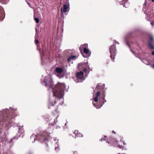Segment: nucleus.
<instances>
[{
  "instance_id": "c756f323",
  "label": "nucleus",
  "mask_w": 154,
  "mask_h": 154,
  "mask_svg": "<svg viewBox=\"0 0 154 154\" xmlns=\"http://www.w3.org/2000/svg\"><path fill=\"white\" fill-rule=\"evenodd\" d=\"M152 55H154V51H153V52H152Z\"/></svg>"
},
{
  "instance_id": "9b49d317",
  "label": "nucleus",
  "mask_w": 154,
  "mask_h": 154,
  "mask_svg": "<svg viewBox=\"0 0 154 154\" xmlns=\"http://www.w3.org/2000/svg\"><path fill=\"white\" fill-rule=\"evenodd\" d=\"M100 93V92H98L96 93L95 96L94 98V101L95 102H97L98 101V97L99 96Z\"/></svg>"
},
{
  "instance_id": "423d86ee",
  "label": "nucleus",
  "mask_w": 154,
  "mask_h": 154,
  "mask_svg": "<svg viewBox=\"0 0 154 154\" xmlns=\"http://www.w3.org/2000/svg\"><path fill=\"white\" fill-rule=\"evenodd\" d=\"M84 73L82 71H80L77 73V77L80 80H84L83 79Z\"/></svg>"
},
{
  "instance_id": "58836bf2",
  "label": "nucleus",
  "mask_w": 154,
  "mask_h": 154,
  "mask_svg": "<svg viewBox=\"0 0 154 154\" xmlns=\"http://www.w3.org/2000/svg\"><path fill=\"white\" fill-rule=\"evenodd\" d=\"M1 131H0V133H1Z\"/></svg>"
},
{
  "instance_id": "bb28decb",
  "label": "nucleus",
  "mask_w": 154,
  "mask_h": 154,
  "mask_svg": "<svg viewBox=\"0 0 154 154\" xmlns=\"http://www.w3.org/2000/svg\"><path fill=\"white\" fill-rule=\"evenodd\" d=\"M49 105L50 106H53L54 105V104H53V103H50Z\"/></svg>"
},
{
  "instance_id": "20e7f679",
  "label": "nucleus",
  "mask_w": 154,
  "mask_h": 154,
  "mask_svg": "<svg viewBox=\"0 0 154 154\" xmlns=\"http://www.w3.org/2000/svg\"><path fill=\"white\" fill-rule=\"evenodd\" d=\"M109 50L110 57L112 60H114L116 53V46L114 45H112L110 47Z\"/></svg>"
},
{
  "instance_id": "f03ea898",
  "label": "nucleus",
  "mask_w": 154,
  "mask_h": 154,
  "mask_svg": "<svg viewBox=\"0 0 154 154\" xmlns=\"http://www.w3.org/2000/svg\"><path fill=\"white\" fill-rule=\"evenodd\" d=\"M79 49L84 57L87 58L90 56L91 53L88 48L87 44L81 45L79 48Z\"/></svg>"
},
{
  "instance_id": "4c0bfd02",
  "label": "nucleus",
  "mask_w": 154,
  "mask_h": 154,
  "mask_svg": "<svg viewBox=\"0 0 154 154\" xmlns=\"http://www.w3.org/2000/svg\"><path fill=\"white\" fill-rule=\"evenodd\" d=\"M5 109L6 110H7L8 109Z\"/></svg>"
},
{
  "instance_id": "6ab92c4d",
  "label": "nucleus",
  "mask_w": 154,
  "mask_h": 154,
  "mask_svg": "<svg viewBox=\"0 0 154 154\" xmlns=\"http://www.w3.org/2000/svg\"><path fill=\"white\" fill-rule=\"evenodd\" d=\"M12 113V116H11L9 117H8V119H10L11 118H13L14 117H15V116L14 115V113L13 112H12V113Z\"/></svg>"
},
{
  "instance_id": "f704fd0d",
  "label": "nucleus",
  "mask_w": 154,
  "mask_h": 154,
  "mask_svg": "<svg viewBox=\"0 0 154 154\" xmlns=\"http://www.w3.org/2000/svg\"><path fill=\"white\" fill-rule=\"evenodd\" d=\"M116 43H117L118 44H119V43L118 42H117Z\"/></svg>"
},
{
  "instance_id": "4468645a",
  "label": "nucleus",
  "mask_w": 154,
  "mask_h": 154,
  "mask_svg": "<svg viewBox=\"0 0 154 154\" xmlns=\"http://www.w3.org/2000/svg\"><path fill=\"white\" fill-rule=\"evenodd\" d=\"M75 57V56L71 55L68 59V61H70L71 60H73Z\"/></svg>"
},
{
  "instance_id": "9d476101",
  "label": "nucleus",
  "mask_w": 154,
  "mask_h": 154,
  "mask_svg": "<svg viewBox=\"0 0 154 154\" xmlns=\"http://www.w3.org/2000/svg\"><path fill=\"white\" fill-rule=\"evenodd\" d=\"M153 42L154 41L153 38H151L149 42V46L152 49H153L154 48V46L152 44Z\"/></svg>"
},
{
  "instance_id": "2eb2a0df",
  "label": "nucleus",
  "mask_w": 154,
  "mask_h": 154,
  "mask_svg": "<svg viewBox=\"0 0 154 154\" xmlns=\"http://www.w3.org/2000/svg\"><path fill=\"white\" fill-rule=\"evenodd\" d=\"M128 1V0H123L122 5H123L124 7H125L126 8H127V7L125 6V3H126Z\"/></svg>"
},
{
  "instance_id": "f8f14e48",
  "label": "nucleus",
  "mask_w": 154,
  "mask_h": 154,
  "mask_svg": "<svg viewBox=\"0 0 154 154\" xmlns=\"http://www.w3.org/2000/svg\"><path fill=\"white\" fill-rule=\"evenodd\" d=\"M63 69L61 68L57 67L55 69L56 72L59 73H61L63 72Z\"/></svg>"
},
{
  "instance_id": "2f4dec72",
  "label": "nucleus",
  "mask_w": 154,
  "mask_h": 154,
  "mask_svg": "<svg viewBox=\"0 0 154 154\" xmlns=\"http://www.w3.org/2000/svg\"><path fill=\"white\" fill-rule=\"evenodd\" d=\"M98 87V85H97V87H96V88H97Z\"/></svg>"
},
{
  "instance_id": "aec40b11",
  "label": "nucleus",
  "mask_w": 154,
  "mask_h": 154,
  "mask_svg": "<svg viewBox=\"0 0 154 154\" xmlns=\"http://www.w3.org/2000/svg\"><path fill=\"white\" fill-rule=\"evenodd\" d=\"M9 111L10 112H11V111H12L13 110L14 111H15V110H16V109H12V108H9Z\"/></svg>"
},
{
  "instance_id": "f257e3e1",
  "label": "nucleus",
  "mask_w": 154,
  "mask_h": 154,
  "mask_svg": "<svg viewBox=\"0 0 154 154\" xmlns=\"http://www.w3.org/2000/svg\"><path fill=\"white\" fill-rule=\"evenodd\" d=\"M43 82L45 83L46 86H49V88L51 87L53 90V96L55 97L56 98L62 99L63 101V96L64 91H67L68 88H66V85L64 83H58L54 87L53 86V82L52 79L49 77V80H48L46 79H45Z\"/></svg>"
},
{
  "instance_id": "473e14b6",
  "label": "nucleus",
  "mask_w": 154,
  "mask_h": 154,
  "mask_svg": "<svg viewBox=\"0 0 154 154\" xmlns=\"http://www.w3.org/2000/svg\"><path fill=\"white\" fill-rule=\"evenodd\" d=\"M152 1L154 2V0H152Z\"/></svg>"
},
{
  "instance_id": "f3484780",
  "label": "nucleus",
  "mask_w": 154,
  "mask_h": 154,
  "mask_svg": "<svg viewBox=\"0 0 154 154\" xmlns=\"http://www.w3.org/2000/svg\"><path fill=\"white\" fill-rule=\"evenodd\" d=\"M36 34L35 36V38H36V36H38V30L37 29H35Z\"/></svg>"
},
{
  "instance_id": "72a5a7b5",
  "label": "nucleus",
  "mask_w": 154,
  "mask_h": 154,
  "mask_svg": "<svg viewBox=\"0 0 154 154\" xmlns=\"http://www.w3.org/2000/svg\"><path fill=\"white\" fill-rule=\"evenodd\" d=\"M54 104H55V103H56V101H54Z\"/></svg>"
},
{
  "instance_id": "5701e85b",
  "label": "nucleus",
  "mask_w": 154,
  "mask_h": 154,
  "mask_svg": "<svg viewBox=\"0 0 154 154\" xmlns=\"http://www.w3.org/2000/svg\"><path fill=\"white\" fill-rule=\"evenodd\" d=\"M24 131L23 130L21 129L20 128H19V132H21V133H23Z\"/></svg>"
},
{
  "instance_id": "0eeeda50",
  "label": "nucleus",
  "mask_w": 154,
  "mask_h": 154,
  "mask_svg": "<svg viewBox=\"0 0 154 154\" xmlns=\"http://www.w3.org/2000/svg\"><path fill=\"white\" fill-rule=\"evenodd\" d=\"M117 142L116 140L114 139H112L110 140V141L107 142V143L109 144L110 145H113L115 146L116 145V143Z\"/></svg>"
},
{
  "instance_id": "ddd939ff",
  "label": "nucleus",
  "mask_w": 154,
  "mask_h": 154,
  "mask_svg": "<svg viewBox=\"0 0 154 154\" xmlns=\"http://www.w3.org/2000/svg\"><path fill=\"white\" fill-rule=\"evenodd\" d=\"M4 17L3 11L0 10V20H2Z\"/></svg>"
},
{
  "instance_id": "cd10ccee",
  "label": "nucleus",
  "mask_w": 154,
  "mask_h": 154,
  "mask_svg": "<svg viewBox=\"0 0 154 154\" xmlns=\"http://www.w3.org/2000/svg\"><path fill=\"white\" fill-rule=\"evenodd\" d=\"M152 68H153L154 69V64L152 65Z\"/></svg>"
},
{
  "instance_id": "a211bd4d",
  "label": "nucleus",
  "mask_w": 154,
  "mask_h": 154,
  "mask_svg": "<svg viewBox=\"0 0 154 154\" xmlns=\"http://www.w3.org/2000/svg\"><path fill=\"white\" fill-rule=\"evenodd\" d=\"M35 21L37 23H38L39 22V19L38 18L36 17L35 18Z\"/></svg>"
},
{
  "instance_id": "c9c22d12",
  "label": "nucleus",
  "mask_w": 154,
  "mask_h": 154,
  "mask_svg": "<svg viewBox=\"0 0 154 154\" xmlns=\"http://www.w3.org/2000/svg\"><path fill=\"white\" fill-rule=\"evenodd\" d=\"M66 125V123H65V125Z\"/></svg>"
},
{
  "instance_id": "7ed1b4c3",
  "label": "nucleus",
  "mask_w": 154,
  "mask_h": 154,
  "mask_svg": "<svg viewBox=\"0 0 154 154\" xmlns=\"http://www.w3.org/2000/svg\"><path fill=\"white\" fill-rule=\"evenodd\" d=\"M49 134L50 133H46V132H44L42 134V136L41 137V138H39L38 136H37L36 135L33 134L31 137V139L32 140V142H34L36 140L38 139L40 141H45L47 140H49L50 139V136Z\"/></svg>"
},
{
  "instance_id": "4be33fe9",
  "label": "nucleus",
  "mask_w": 154,
  "mask_h": 154,
  "mask_svg": "<svg viewBox=\"0 0 154 154\" xmlns=\"http://www.w3.org/2000/svg\"><path fill=\"white\" fill-rule=\"evenodd\" d=\"M104 138H102L101 139V141H104L105 140H106V139L107 138V137H106V136L104 137Z\"/></svg>"
},
{
  "instance_id": "dca6fc26",
  "label": "nucleus",
  "mask_w": 154,
  "mask_h": 154,
  "mask_svg": "<svg viewBox=\"0 0 154 154\" xmlns=\"http://www.w3.org/2000/svg\"><path fill=\"white\" fill-rule=\"evenodd\" d=\"M93 104L94 106L96 107L97 109H98L100 108V107H101L102 106V105H100V106H97L94 103H93Z\"/></svg>"
},
{
  "instance_id": "6e6552de",
  "label": "nucleus",
  "mask_w": 154,
  "mask_h": 154,
  "mask_svg": "<svg viewBox=\"0 0 154 154\" xmlns=\"http://www.w3.org/2000/svg\"><path fill=\"white\" fill-rule=\"evenodd\" d=\"M54 141L55 143V150L57 151L59 150L58 139H54Z\"/></svg>"
},
{
  "instance_id": "7c9ffc66",
  "label": "nucleus",
  "mask_w": 154,
  "mask_h": 154,
  "mask_svg": "<svg viewBox=\"0 0 154 154\" xmlns=\"http://www.w3.org/2000/svg\"><path fill=\"white\" fill-rule=\"evenodd\" d=\"M122 143H123V144H124V145H125L126 144L125 143H124V142H123L122 141Z\"/></svg>"
},
{
  "instance_id": "a878e982",
  "label": "nucleus",
  "mask_w": 154,
  "mask_h": 154,
  "mask_svg": "<svg viewBox=\"0 0 154 154\" xmlns=\"http://www.w3.org/2000/svg\"><path fill=\"white\" fill-rule=\"evenodd\" d=\"M83 71L84 72H86L87 71V69H83Z\"/></svg>"
},
{
  "instance_id": "412c9836",
  "label": "nucleus",
  "mask_w": 154,
  "mask_h": 154,
  "mask_svg": "<svg viewBox=\"0 0 154 154\" xmlns=\"http://www.w3.org/2000/svg\"><path fill=\"white\" fill-rule=\"evenodd\" d=\"M37 36L36 37V38H35V44L37 45L38 43V40L36 39L37 38Z\"/></svg>"
},
{
  "instance_id": "e433bc0d",
  "label": "nucleus",
  "mask_w": 154,
  "mask_h": 154,
  "mask_svg": "<svg viewBox=\"0 0 154 154\" xmlns=\"http://www.w3.org/2000/svg\"><path fill=\"white\" fill-rule=\"evenodd\" d=\"M67 2H68V3H68V1H67Z\"/></svg>"
},
{
  "instance_id": "1a4fd4ad",
  "label": "nucleus",
  "mask_w": 154,
  "mask_h": 154,
  "mask_svg": "<svg viewBox=\"0 0 154 154\" xmlns=\"http://www.w3.org/2000/svg\"><path fill=\"white\" fill-rule=\"evenodd\" d=\"M74 133L75 134V138L77 137H83V135L80 133H79V131L77 130L75 131Z\"/></svg>"
},
{
  "instance_id": "c85d7f7f",
  "label": "nucleus",
  "mask_w": 154,
  "mask_h": 154,
  "mask_svg": "<svg viewBox=\"0 0 154 154\" xmlns=\"http://www.w3.org/2000/svg\"><path fill=\"white\" fill-rule=\"evenodd\" d=\"M144 5H146V2H145L144 3Z\"/></svg>"
},
{
  "instance_id": "393cba45",
  "label": "nucleus",
  "mask_w": 154,
  "mask_h": 154,
  "mask_svg": "<svg viewBox=\"0 0 154 154\" xmlns=\"http://www.w3.org/2000/svg\"><path fill=\"white\" fill-rule=\"evenodd\" d=\"M151 24L153 26L154 25V21H152L151 22Z\"/></svg>"
},
{
  "instance_id": "39448f33",
  "label": "nucleus",
  "mask_w": 154,
  "mask_h": 154,
  "mask_svg": "<svg viewBox=\"0 0 154 154\" xmlns=\"http://www.w3.org/2000/svg\"><path fill=\"white\" fill-rule=\"evenodd\" d=\"M67 3L66 4L63 5V8H61V11L62 13L61 17H62L64 18V16L63 14L64 13H66L69 10V6H68Z\"/></svg>"
},
{
  "instance_id": "b1692460",
  "label": "nucleus",
  "mask_w": 154,
  "mask_h": 154,
  "mask_svg": "<svg viewBox=\"0 0 154 154\" xmlns=\"http://www.w3.org/2000/svg\"><path fill=\"white\" fill-rule=\"evenodd\" d=\"M118 147H119L120 148H122V145H120V144L118 145Z\"/></svg>"
}]
</instances>
